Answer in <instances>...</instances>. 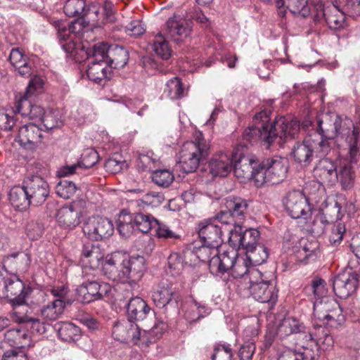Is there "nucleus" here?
<instances>
[{"label": "nucleus", "instance_id": "obj_1", "mask_svg": "<svg viewBox=\"0 0 360 360\" xmlns=\"http://www.w3.org/2000/svg\"><path fill=\"white\" fill-rule=\"evenodd\" d=\"M316 132L319 139L311 135L293 147L291 155L300 164L308 165L314 157L323 158L328 155L335 145L347 150L352 161H357L360 151V129L353 127V122L336 114H325L317 120Z\"/></svg>", "mask_w": 360, "mask_h": 360}, {"label": "nucleus", "instance_id": "obj_2", "mask_svg": "<svg viewBox=\"0 0 360 360\" xmlns=\"http://www.w3.org/2000/svg\"><path fill=\"white\" fill-rule=\"evenodd\" d=\"M300 131V123L296 120H289L281 116L273 122L266 112L256 114L252 120V125L243 132V139L251 145L259 143L269 148L276 142L280 146L295 139Z\"/></svg>", "mask_w": 360, "mask_h": 360}, {"label": "nucleus", "instance_id": "obj_3", "mask_svg": "<svg viewBox=\"0 0 360 360\" xmlns=\"http://www.w3.org/2000/svg\"><path fill=\"white\" fill-rule=\"evenodd\" d=\"M167 328V324L160 321L149 330L141 331L139 326L129 319L117 322L112 328V336L120 342H129L139 347H148L159 339Z\"/></svg>", "mask_w": 360, "mask_h": 360}, {"label": "nucleus", "instance_id": "obj_4", "mask_svg": "<svg viewBox=\"0 0 360 360\" xmlns=\"http://www.w3.org/2000/svg\"><path fill=\"white\" fill-rule=\"evenodd\" d=\"M275 276L272 273H262L259 270H252L249 277L247 294L262 303L274 304L278 298Z\"/></svg>", "mask_w": 360, "mask_h": 360}, {"label": "nucleus", "instance_id": "obj_5", "mask_svg": "<svg viewBox=\"0 0 360 360\" xmlns=\"http://www.w3.org/2000/svg\"><path fill=\"white\" fill-rule=\"evenodd\" d=\"M210 152V145L199 133L193 141L184 143L179 151V164L185 173L195 172L203 159H205Z\"/></svg>", "mask_w": 360, "mask_h": 360}, {"label": "nucleus", "instance_id": "obj_6", "mask_svg": "<svg viewBox=\"0 0 360 360\" xmlns=\"http://www.w3.org/2000/svg\"><path fill=\"white\" fill-rule=\"evenodd\" d=\"M43 81L39 77L31 79L23 96L15 103L16 112L30 120H41L44 115V109L32 102V97L41 92Z\"/></svg>", "mask_w": 360, "mask_h": 360}, {"label": "nucleus", "instance_id": "obj_7", "mask_svg": "<svg viewBox=\"0 0 360 360\" xmlns=\"http://www.w3.org/2000/svg\"><path fill=\"white\" fill-rule=\"evenodd\" d=\"M314 314L327 327L335 329L345 322V315L340 304L334 299L325 297L314 302Z\"/></svg>", "mask_w": 360, "mask_h": 360}, {"label": "nucleus", "instance_id": "obj_8", "mask_svg": "<svg viewBox=\"0 0 360 360\" xmlns=\"http://www.w3.org/2000/svg\"><path fill=\"white\" fill-rule=\"evenodd\" d=\"M117 231L125 238L129 236L136 229L142 233H148L158 224V220L150 214L143 213L129 214L122 210L117 218Z\"/></svg>", "mask_w": 360, "mask_h": 360}, {"label": "nucleus", "instance_id": "obj_9", "mask_svg": "<svg viewBox=\"0 0 360 360\" xmlns=\"http://www.w3.org/2000/svg\"><path fill=\"white\" fill-rule=\"evenodd\" d=\"M288 168V160L281 157L275 156L264 160L260 163V172L256 173V186L281 183L286 177Z\"/></svg>", "mask_w": 360, "mask_h": 360}, {"label": "nucleus", "instance_id": "obj_10", "mask_svg": "<svg viewBox=\"0 0 360 360\" xmlns=\"http://www.w3.org/2000/svg\"><path fill=\"white\" fill-rule=\"evenodd\" d=\"M94 56L99 60L105 59L110 69L122 68L129 60V53L125 49L117 45L108 46L105 43L94 46Z\"/></svg>", "mask_w": 360, "mask_h": 360}, {"label": "nucleus", "instance_id": "obj_11", "mask_svg": "<svg viewBox=\"0 0 360 360\" xmlns=\"http://www.w3.org/2000/svg\"><path fill=\"white\" fill-rule=\"evenodd\" d=\"M4 288L6 297L13 307V311L22 309L20 307L28 308L26 302L29 295L32 292L31 288H26L24 283L15 276L4 280Z\"/></svg>", "mask_w": 360, "mask_h": 360}, {"label": "nucleus", "instance_id": "obj_12", "mask_svg": "<svg viewBox=\"0 0 360 360\" xmlns=\"http://www.w3.org/2000/svg\"><path fill=\"white\" fill-rule=\"evenodd\" d=\"M283 205L293 219H308L311 215V207L306 196L300 191H292L285 196Z\"/></svg>", "mask_w": 360, "mask_h": 360}, {"label": "nucleus", "instance_id": "obj_13", "mask_svg": "<svg viewBox=\"0 0 360 360\" xmlns=\"http://www.w3.org/2000/svg\"><path fill=\"white\" fill-rule=\"evenodd\" d=\"M152 300L157 307L167 309V307L178 309L181 295L167 280L161 281L154 288Z\"/></svg>", "mask_w": 360, "mask_h": 360}, {"label": "nucleus", "instance_id": "obj_14", "mask_svg": "<svg viewBox=\"0 0 360 360\" xmlns=\"http://www.w3.org/2000/svg\"><path fill=\"white\" fill-rule=\"evenodd\" d=\"M229 231V243L231 247L237 250L243 248L247 252H253L257 247L259 232L254 229L243 231L241 226H234V229Z\"/></svg>", "mask_w": 360, "mask_h": 360}, {"label": "nucleus", "instance_id": "obj_15", "mask_svg": "<svg viewBox=\"0 0 360 360\" xmlns=\"http://www.w3.org/2000/svg\"><path fill=\"white\" fill-rule=\"evenodd\" d=\"M83 231L89 238L99 240L112 235L114 226L112 222L106 217H89L83 225Z\"/></svg>", "mask_w": 360, "mask_h": 360}, {"label": "nucleus", "instance_id": "obj_16", "mask_svg": "<svg viewBox=\"0 0 360 360\" xmlns=\"http://www.w3.org/2000/svg\"><path fill=\"white\" fill-rule=\"evenodd\" d=\"M198 237L202 243H206L212 247H219L223 243V227L218 224L217 220L212 218L200 221L196 226Z\"/></svg>", "mask_w": 360, "mask_h": 360}, {"label": "nucleus", "instance_id": "obj_17", "mask_svg": "<svg viewBox=\"0 0 360 360\" xmlns=\"http://www.w3.org/2000/svg\"><path fill=\"white\" fill-rule=\"evenodd\" d=\"M110 286L106 283L97 281H86L81 284L76 290L78 301L86 304L103 299L109 292Z\"/></svg>", "mask_w": 360, "mask_h": 360}, {"label": "nucleus", "instance_id": "obj_18", "mask_svg": "<svg viewBox=\"0 0 360 360\" xmlns=\"http://www.w3.org/2000/svg\"><path fill=\"white\" fill-rule=\"evenodd\" d=\"M238 251L236 248L224 251L212 257L210 260L209 270L214 276H221L229 273L238 259Z\"/></svg>", "mask_w": 360, "mask_h": 360}, {"label": "nucleus", "instance_id": "obj_19", "mask_svg": "<svg viewBox=\"0 0 360 360\" xmlns=\"http://www.w3.org/2000/svg\"><path fill=\"white\" fill-rule=\"evenodd\" d=\"M32 205L37 206L45 202L50 193L49 185L43 178L32 176L24 181Z\"/></svg>", "mask_w": 360, "mask_h": 360}, {"label": "nucleus", "instance_id": "obj_20", "mask_svg": "<svg viewBox=\"0 0 360 360\" xmlns=\"http://www.w3.org/2000/svg\"><path fill=\"white\" fill-rule=\"evenodd\" d=\"M238 178H251L256 183V173L260 172V163L253 155L240 154L233 160V169Z\"/></svg>", "mask_w": 360, "mask_h": 360}, {"label": "nucleus", "instance_id": "obj_21", "mask_svg": "<svg viewBox=\"0 0 360 360\" xmlns=\"http://www.w3.org/2000/svg\"><path fill=\"white\" fill-rule=\"evenodd\" d=\"M359 281L360 275L355 273L338 274L333 279V291L338 297L342 299L347 298L355 292Z\"/></svg>", "mask_w": 360, "mask_h": 360}, {"label": "nucleus", "instance_id": "obj_22", "mask_svg": "<svg viewBox=\"0 0 360 360\" xmlns=\"http://www.w3.org/2000/svg\"><path fill=\"white\" fill-rule=\"evenodd\" d=\"M192 24L191 20L174 15L166 23L167 36L176 42L181 41L190 35Z\"/></svg>", "mask_w": 360, "mask_h": 360}, {"label": "nucleus", "instance_id": "obj_23", "mask_svg": "<svg viewBox=\"0 0 360 360\" xmlns=\"http://www.w3.org/2000/svg\"><path fill=\"white\" fill-rule=\"evenodd\" d=\"M233 153L219 152L208 162L210 173L214 176H226L233 169Z\"/></svg>", "mask_w": 360, "mask_h": 360}, {"label": "nucleus", "instance_id": "obj_24", "mask_svg": "<svg viewBox=\"0 0 360 360\" xmlns=\"http://www.w3.org/2000/svg\"><path fill=\"white\" fill-rule=\"evenodd\" d=\"M13 321L18 324H22L27 331L30 330L32 333L43 334L46 331L44 322L39 319L32 316L27 308L22 309H15L10 313Z\"/></svg>", "mask_w": 360, "mask_h": 360}, {"label": "nucleus", "instance_id": "obj_25", "mask_svg": "<svg viewBox=\"0 0 360 360\" xmlns=\"http://www.w3.org/2000/svg\"><path fill=\"white\" fill-rule=\"evenodd\" d=\"M41 129L34 124L30 123L20 127L16 140L20 145L27 149H34L41 143Z\"/></svg>", "mask_w": 360, "mask_h": 360}, {"label": "nucleus", "instance_id": "obj_26", "mask_svg": "<svg viewBox=\"0 0 360 360\" xmlns=\"http://www.w3.org/2000/svg\"><path fill=\"white\" fill-rule=\"evenodd\" d=\"M346 12H342V7L335 1L332 6L323 8V15L326 23L330 30L339 31L347 27L345 21Z\"/></svg>", "mask_w": 360, "mask_h": 360}, {"label": "nucleus", "instance_id": "obj_27", "mask_svg": "<svg viewBox=\"0 0 360 360\" xmlns=\"http://www.w3.org/2000/svg\"><path fill=\"white\" fill-rule=\"evenodd\" d=\"M104 275L113 281L127 282L125 268L122 264V260L117 255L107 256L103 264Z\"/></svg>", "mask_w": 360, "mask_h": 360}, {"label": "nucleus", "instance_id": "obj_28", "mask_svg": "<svg viewBox=\"0 0 360 360\" xmlns=\"http://www.w3.org/2000/svg\"><path fill=\"white\" fill-rule=\"evenodd\" d=\"M338 169L335 161L330 158H322L314 169V176L323 184L333 185L338 182Z\"/></svg>", "mask_w": 360, "mask_h": 360}, {"label": "nucleus", "instance_id": "obj_29", "mask_svg": "<svg viewBox=\"0 0 360 360\" xmlns=\"http://www.w3.org/2000/svg\"><path fill=\"white\" fill-rule=\"evenodd\" d=\"M81 217L80 210L72 205L60 207L56 216L58 224L68 230L74 229L81 223Z\"/></svg>", "mask_w": 360, "mask_h": 360}, {"label": "nucleus", "instance_id": "obj_30", "mask_svg": "<svg viewBox=\"0 0 360 360\" xmlns=\"http://www.w3.org/2000/svg\"><path fill=\"white\" fill-rule=\"evenodd\" d=\"M300 345L301 350L299 352L290 354L289 357L291 360H316L318 359L319 346L312 334L304 335Z\"/></svg>", "mask_w": 360, "mask_h": 360}, {"label": "nucleus", "instance_id": "obj_31", "mask_svg": "<svg viewBox=\"0 0 360 360\" xmlns=\"http://www.w3.org/2000/svg\"><path fill=\"white\" fill-rule=\"evenodd\" d=\"M99 160V155L94 149L86 150L82 155V160L76 164L66 165L60 169L59 175L65 176L73 174L79 173L82 168H91L94 166Z\"/></svg>", "mask_w": 360, "mask_h": 360}, {"label": "nucleus", "instance_id": "obj_32", "mask_svg": "<svg viewBox=\"0 0 360 360\" xmlns=\"http://www.w3.org/2000/svg\"><path fill=\"white\" fill-rule=\"evenodd\" d=\"M86 75L89 80L100 84L105 79H110L112 70L105 59L96 58L92 53V60L89 63Z\"/></svg>", "mask_w": 360, "mask_h": 360}, {"label": "nucleus", "instance_id": "obj_33", "mask_svg": "<svg viewBox=\"0 0 360 360\" xmlns=\"http://www.w3.org/2000/svg\"><path fill=\"white\" fill-rule=\"evenodd\" d=\"M30 257L23 252H17L5 256L2 260L3 268L6 271H26L30 266Z\"/></svg>", "mask_w": 360, "mask_h": 360}, {"label": "nucleus", "instance_id": "obj_34", "mask_svg": "<svg viewBox=\"0 0 360 360\" xmlns=\"http://www.w3.org/2000/svg\"><path fill=\"white\" fill-rule=\"evenodd\" d=\"M125 268L127 279L133 281H139L143 276L146 270V259L139 255H134L122 259Z\"/></svg>", "mask_w": 360, "mask_h": 360}, {"label": "nucleus", "instance_id": "obj_35", "mask_svg": "<svg viewBox=\"0 0 360 360\" xmlns=\"http://www.w3.org/2000/svg\"><path fill=\"white\" fill-rule=\"evenodd\" d=\"M103 257L104 253L98 245L91 242L84 244L82 250V259L86 265L85 269L88 266L91 269L98 268Z\"/></svg>", "mask_w": 360, "mask_h": 360}, {"label": "nucleus", "instance_id": "obj_36", "mask_svg": "<svg viewBox=\"0 0 360 360\" xmlns=\"http://www.w3.org/2000/svg\"><path fill=\"white\" fill-rule=\"evenodd\" d=\"M5 340L11 346L24 349L30 346V335L22 324L6 330L4 334Z\"/></svg>", "mask_w": 360, "mask_h": 360}, {"label": "nucleus", "instance_id": "obj_37", "mask_svg": "<svg viewBox=\"0 0 360 360\" xmlns=\"http://www.w3.org/2000/svg\"><path fill=\"white\" fill-rule=\"evenodd\" d=\"M150 311V307L139 297H131L127 304L128 319L133 322L143 320Z\"/></svg>", "mask_w": 360, "mask_h": 360}, {"label": "nucleus", "instance_id": "obj_38", "mask_svg": "<svg viewBox=\"0 0 360 360\" xmlns=\"http://www.w3.org/2000/svg\"><path fill=\"white\" fill-rule=\"evenodd\" d=\"M81 29L82 26L77 20L72 21L68 27L66 26H58V38L60 41H67V42L61 44L62 49L66 53H72L75 49V44L73 43V38L75 34Z\"/></svg>", "mask_w": 360, "mask_h": 360}, {"label": "nucleus", "instance_id": "obj_39", "mask_svg": "<svg viewBox=\"0 0 360 360\" xmlns=\"http://www.w3.org/2000/svg\"><path fill=\"white\" fill-rule=\"evenodd\" d=\"M9 61L20 75L28 77L32 74V62L18 48L12 49Z\"/></svg>", "mask_w": 360, "mask_h": 360}, {"label": "nucleus", "instance_id": "obj_40", "mask_svg": "<svg viewBox=\"0 0 360 360\" xmlns=\"http://www.w3.org/2000/svg\"><path fill=\"white\" fill-rule=\"evenodd\" d=\"M252 270L259 269L255 267H248L246 261L243 258H238L229 271L234 278L238 279L237 285L240 292H242L244 288H247Z\"/></svg>", "mask_w": 360, "mask_h": 360}, {"label": "nucleus", "instance_id": "obj_41", "mask_svg": "<svg viewBox=\"0 0 360 360\" xmlns=\"http://www.w3.org/2000/svg\"><path fill=\"white\" fill-rule=\"evenodd\" d=\"M184 316L190 323L205 317L210 313V309L204 303L191 299L184 307Z\"/></svg>", "mask_w": 360, "mask_h": 360}, {"label": "nucleus", "instance_id": "obj_42", "mask_svg": "<svg viewBox=\"0 0 360 360\" xmlns=\"http://www.w3.org/2000/svg\"><path fill=\"white\" fill-rule=\"evenodd\" d=\"M9 200L15 209L23 211L32 205L25 184L13 187L9 193Z\"/></svg>", "mask_w": 360, "mask_h": 360}, {"label": "nucleus", "instance_id": "obj_43", "mask_svg": "<svg viewBox=\"0 0 360 360\" xmlns=\"http://www.w3.org/2000/svg\"><path fill=\"white\" fill-rule=\"evenodd\" d=\"M305 326L300 319L294 316H286L278 327V334L281 337L288 336L294 333L304 332Z\"/></svg>", "mask_w": 360, "mask_h": 360}, {"label": "nucleus", "instance_id": "obj_44", "mask_svg": "<svg viewBox=\"0 0 360 360\" xmlns=\"http://www.w3.org/2000/svg\"><path fill=\"white\" fill-rule=\"evenodd\" d=\"M65 307V301L51 300L47 304L41 308V316L48 321H55L63 314Z\"/></svg>", "mask_w": 360, "mask_h": 360}, {"label": "nucleus", "instance_id": "obj_45", "mask_svg": "<svg viewBox=\"0 0 360 360\" xmlns=\"http://www.w3.org/2000/svg\"><path fill=\"white\" fill-rule=\"evenodd\" d=\"M337 174L338 181L343 189H350L354 186L356 175L350 163L340 164Z\"/></svg>", "mask_w": 360, "mask_h": 360}, {"label": "nucleus", "instance_id": "obj_46", "mask_svg": "<svg viewBox=\"0 0 360 360\" xmlns=\"http://www.w3.org/2000/svg\"><path fill=\"white\" fill-rule=\"evenodd\" d=\"M56 327L59 338L64 342L76 341L80 337V328L72 323L61 322L57 323Z\"/></svg>", "mask_w": 360, "mask_h": 360}, {"label": "nucleus", "instance_id": "obj_47", "mask_svg": "<svg viewBox=\"0 0 360 360\" xmlns=\"http://www.w3.org/2000/svg\"><path fill=\"white\" fill-rule=\"evenodd\" d=\"M218 248L209 245L206 243H202L201 246H195L192 250L187 251L186 254L195 257L196 259H193L194 263L198 259L202 262H208L209 264L211 258L218 254Z\"/></svg>", "mask_w": 360, "mask_h": 360}, {"label": "nucleus", "instance_id": "obj_48", "mask_svg": "<svg viewBox=\"0 0 360 360\" xmlns=\"http://www.w3.org/2000/svg\"><path fill=\"white\" fill-rule=\"evenodd\" d=\"M63 9L68 17L82 18L87 12L85 0H68Z\"/></svg>", "mask_w": 360, "mask_h": 360}, {"label": "nucleus", "instance_id": "obj_49", "mask_svg": "<svg viewBox=\"0 0 360 360\" xmlns=\"http://www.w3.org/2000/svg\"><path fill=\"white\" fill-rule=\"evenodd\" d=\"M248 207L247 201L241 198H229L226 202V209L234 217H243L246 213Z\"/></svg>", "mask_w": 360, "mask_h": 360}, {"label": "nucleus", "instance_id": "obj_50", "mask_svg": "<svg viewBox=\"0 0 360 360\" xmlns=\"http://www.w3.org/2000/svg\"><path fill=\"white\" fill-rule=\"evenodd\" d=\"M185 89L178 77H174L166 84L165 93L172 100L181 98L184 96Z\"/></svg>", "mask_w": 360, "mask_h": 360}, {"label": "nucleus", "instance_id": "obj_51", "mask_svg": "<svg viewBox=\"0 0 360 360\" xmlns=\"http://www.w3.org/2000/svg\"><path fill=\"white\" fill-rule=\"evenodd\" d=\"M153 181L160 187L167 188L174 180L173 173L169 169H158L152 174Z\"/></svg>", "mask_w": 360, "mask_h": 360}, {"label": "nucleus", "instance_id": "obj_52", "mask_svg": "<svg viewBox=\"0 0 360 360\" xmlns=\"http://www.w3.org/2000/svg\"><path fill=\"white\" fill-rule=\"evenodd\" d=\"M153 49L155 53L164 60H167L171 56V49L168 42L161 34L155 36L153 40Z\"/></svg>", "mask_w": 360, "mask_h": 360}, {"label": "nucleus", "instance_id": "obj_53", "mask_svg": "<svg viewBox=\"0 0 360 360\" xmlns=\"http://www.w3.org/2000/svg\"><path fill=\"white\" fill-rule=\"evenodd\" d=\"M158 157L153 152L148 151L146 154H139L137 158V167L142 171H150L156 166Z\"/></svg>", "mask_w": 360, "mask_h": 360}, {"label": "nucleus", "instance_id": "obj_54", "mask_svg": "<svg viewBox=\"0 0 360 360\" xmlns=\"http://www.w3.org/2000/svg\"><path fill=\"white\" fill-rule=\"evenodd\" d=\"M329 241L330 244L334 246L338 245L341 243L345 233V226L342 221H337L335 223L329 224Z\"/></svg>", "mask_w": 360, "mask_h": 360}, {"label": "nucleus", "instance_id": "obj_55", "mask_svg": "<svg viewBox=\"0 0 360 360\" xmlns=\"http://www.w3.org/2000/svg\"><path fill=\"white\" fill-rule=\"evenodd\" d=\"M234 216L228 210L221 211L218 213L215 217H212V219L217 220L218 224L223 227V231H227L229 233V231L234 229V226H237L234 221Z\"/></svg>", "mask_w": 360, "mask_h": 360}, {"label": "nucleus", "instance_id": "obj_56", "mask_svg": "<svg viewBox=\"0 0 360 360\" xmlns=\"http://www.w3.org/2000/svg\"><path fill=\"white\" fill-rule=\"evenodd\" d=\"M77 188L72 181L61 180L56 186L57 195L64 199H68L74 195Z\"/></svg>", "mask_w": 360, "mask_h": 360}, {"label": "nucleus", "instance_id": "obj_57", "mask_svg": "<svg viewBox=\"0 0 360 360\" xmlns=\"http://www.w3.org/2000/svg\"><path fill=\"white\" fill-rule=\"evenodd\" d=\"M286 2L288 8L292 13L306 17L310 13L308 0H287Z\"/></svg>", "mask_w": 360, "mask_h": 360}, {"label": "nucleus", "instance_id": "obj_58", "mask_svg": "<svg viewBox=\"0 0 360 360\" xmlns=\"http://www.w3.org/2000/svg\"><path fill=\"white\" fill-rule=\"evenodd\" d=\"M338 4L342 7V12H346L348 15H360V0H338Z\"/></svg>", "mask_w": 360, "mask_h": 360}, {"label": "nucleus", "instance_id": "obj_59", "mask_svg": "<svg viewBox=\"0 0 360 360\" xmlns=\"http://www.w3.org/2000/svg\"><path fill=\"white\" fill-rule=\"evenodd\" d=\"M167 266L172 275L179 274L184 266L181 255L177 252L172 253L167 258Z\"/></svg>", "mask_w": 360, "mask_h": 360}, {"label": "nucleus", "instance_id": "obj_60", "mask_svg": "<svg viewBox=\"0 0 360 360\" xmlns=\"http://www.w3.org/2000/svg\"><path fill=\"white\" fill-rule=\"evenodd\" d=\"M233 356L232 349L229 344H221L214 348L212 360H231Z\"/></svg>", "mask_w": 360, "mask_h": 360}, {"label": "nucleus", "instance_id": "obj_61", "mask_svg": "<svg viewBox=\"0 0 360 360\" xmlns=\"http://www.w3.org/2000/svg\"><path fill=\"white\" fill-rule=\"evenodd\" d=\"M311 290L314 294V296L316 297V300H321L325 297H328L327 295V288H326V283L322 278H315L312 281L311 283Z\"/></svg>", "mask_w": 360, "mask_h": 360}, {"label": "nucleus", "instance_id": "obj_62", "mask_svg": "<svg viewBox=\"0 0 360 360\" xmlns=\"http://www.w3.org/2000/svg\"><path fill=\"white\" fill-rule=\"evenodd\" d=\"M165 200L164 195L160 192L149 191L142 196L141 201L148 205L158 207L161 205Z\"/></svg>", "mask_w": 360, "mask_h": 360}, {"label": "nucleus", "instance_id": "obj_63", "mask_svg": "<svg viewBox=\"0 0 360 360\" xmlns=\"http://www.w3.org/2000/svg\"><path fill=\"white\" fill-rule=\"evenodd\" d=\"M154 228L156 229V235L159 238L176 239L179 238V236L171 230L167 224L159 221Z\"/></svg>", "mask_w": 360, "mask_h": 360}, {"label": "nucleus", "instance_id": "obj_64", "mask_svg": "<svg viewBox=\"0 0 360 360\" xmlns=\"http://www.w3.org/2000/svg\"><path fill=\"white\" fill-rule=\"evenodd\" d=\"M25 230L27 237L32 240L39 239L43 233L41 224L34 221H29L26 225Z\"/></svg>", "mask_w": 360, "mask_h": 360}]
</instances>
